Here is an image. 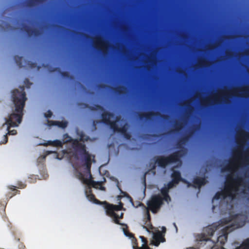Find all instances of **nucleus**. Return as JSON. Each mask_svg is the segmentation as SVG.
<instances>
[{"label": "nucleus", "mask_w": 249, "mask_h": 249, "mask_svg": "<svg viewBox=\"0 0 249 249\" xmlns=\"http://www.w3.org/2000/svg\"><path fill=\"white\" fill-rule=\"evenodd\" d=\"M78 106L82 108H88L91 111L100 110L103 112V113H104L105 111H107L105 110L103 107L98 104H95L93 106H89L87 103H80L78 104Z\"/></svg>", "instance_id": "10"}, {"label": "nucleus", "mask_w": 249, "mask_h": 249, "mask_svg": "<svg viewBox=\"0 0 249 249\" xmlns=\"http://www.w3.org/2000/svg\"><path fill=\"white\" fill-rule=\"evenodd\" d=\"M14 59L17 64V66L19 68H22L23 67L22 65V59L23 57L22 56H19L18 55H16L14 57Z\"/></svg>", "instance_id": "23"}, {"label": "nucleus", "mask_w": 249, "mask_h": 249, "mask_svg": "<svg viewBox=\"0 0 249 249\" xmlns=\"http://www.w3.org/2000/svg\"><path fill=\"white\" fill-rule=\"evenodd\" d=\"M176 184L175 182L173 181V180L172 181L169 182L167 184V186L166 187L169 190L170 189L173 188Z\"/></svg>", "instance_id": "34"}, {"label": "nucleus", "mask_w": 249, "mask_h": 249, "mask_svg": "<svg viewBox=\"0 0 249 249\" xmlns=\"http://www.w3.org/2000/svg\"><path fill=\"white\" fill-rule=\"evenodd\" d=\"M73 147L79 153L81 157L84 160L86 168L90 172L91 165V156L87 151L85 144L79 142L78 140H75L73 142Z\"/></svg>", "instance_id": "5"}, {"label": "nucleus", "mask_w": 249, "mask_h": 249, "mask_svg": "<svg viewBox=\"0 0 249 249\" xmlns=\"http://www.w3.org/2000/svg\"><path fill=\"white\" fill-rule=\"evenodd\" d=\"M123 204L122 202H120L118 205H115V209L116 211H120L123 209Z\"/></svg>", "instance_id": "36"}, {"label": "nucleus", "mask_w": 249, "mask_h": 249, "mask_svg": "<svg viewBox=\"0 0 249 249\" xmlns=\"http://www.w3.org/2000/svg\"><path fill=\"white\" fill-rule=\"evenodd\" d=\"M243 178L239 176H237L235 178H232V177L228 178L224 190L221 191L223 192L225 198L229 196L231 199H233L235 196V192L237 190V187H234L233 183L240 184L243 182Z\"/></svg>", "instance_id": "4"}, {"label": "nucleus", "mask_w": 249, "mask_h": 249, "mask_svg": "<svg viewBox=\"0 0 249 249\" xmlns=\"http://www.w3.org/2000/svg\"><path fill=\"white\" fill-rule=\"evenodd\" d=\"M7 142H8V137H7V136L6 134V135H4L3 141L0 142V144L1 145L2 144H5Z\"/></svg>", "instance_id": "38"}, {"label": "nucleus", "mask_w": 249, "mask_h": 249, "mask_svg": "<svg viewBox=\"0 0 249 249\" xmlns=\"http://www.w3.org/2000/svg\"><path fill=\"white\" fill-rule=\"evenodd\" d=\"M219 199H225L223 192L221 191L217 192L213 196V199L218 200Z\"/></svg>", "instance_id": "31"}, {"label": "nucleus", "mask_w": 249, "mask_h": 249, "mask_svg": "<svg viewBox=\"0 0 249 249\" xmlns=\"http://www.w3.org/2000/svg\"><path fill=\"white\" fill-rule=\"evenodd\" d=\"M240 135L243 137H248L249 136V134L244 131L240 133Z\"/></svg>", "instance_id": "45"}, {"label": "nucleus", "mask_w": 249, "mask_h": 249, "mask_svg": "<svg viewBox=\"0 0 249 249\" xmlns=\"http://www.w3.org/2000/svg\"><path fill=\"white\" fill-rule=\"evenodd\" d=\"M107 87L105 84H100L99 85V88L100 89H104Z\"/></svg>", "instance_id": "48"}, {"label": "nucleus", "mask_w": 249, "mask_h": 249, "mask_svg": "<svg viewBox=\"0 0 249 249\" xmlns=\"http://www.w3.org/2000/svg\"><path fill=\"white\" fill-rule=\"evenodd\" d=\"M143 228L145 229L147 231H149L147 227L144 226Z\"/></svg>", "instance_id": "51"}, {"label": "nucleus", "mask_w": 249, "mask_h": 249, "mask_svg": "<svg viewBox=\"0 0 249 249\" xmlns=\"http://www.w3.org/2000/svg\"><path fill=\"white\" fill-rule=\"evenodd\" d=\"M51 71H58L59 72L61 75L64 77L66 78H71V77L70 75V73L68 71H61L60 69L58 67H56L53 68L52 70H51Z\"/></svg>", "instance_id": "22"}, {"label": "nucleus", "mask_w": 249, "mask_h": 249, "mask_svg": "<svg viewBox=\"0 0 249 249\" xmlns=\"http://www.w3.org/2000/svg\"><path fill=\"white\" fill-rule=\"evenodd\" d=\"M85 194L87 198L90 201L95 204L101 205L102 203L100 200L97 199L95 196L93 194L92 189L90 187H89L85 191Z\"/></svg>", "instance_id": "13"}, {"label": "nucleus", "mask_w": 249, "mask_h": 249, "mask_svg": "<svg viewBox=\"0 0 249 249\" xmlns=\"http://www.w3.org/2000/svg\"><path fill=\"white\" fill-rule=\"evenodd\" d=\"M137 249H151L147 245H142V247H139L137 246Z\"/></svg>", "instance_id": "43"}, {"label": "nucleus", "mask_w": 249, "mask_h": 249, "mask_svg": "<svg viewBox=\"0 0 249 249\" xmlns=\"http://www.w3.org/2000/svg\"><path fill=\"white\" fill-rule=\"evenodd\" d=\"M63 139H64V141H65L64 142L67 143V142H72V145H73V141L76 140V139L73 140L71 138V137H70L67 133L64 134Z\"/></svg>", "instance_id": "29"}, {"label": "nucleus", "mask_w": 249, "mask_h": 249, "mask_svg": "<svg viewBox=\"0 0 249 249\" xmlns=\"http://www.w3.org/2000/svg\"><path fill=\"white\" fill-rule=\"evenodd\" d=\"M44 0H28L26 2V6L29 8H32L37 4H41Z\"/></svg>", "instance_id": "20"}, {"label": "nucleus", "mask_w": 249, "mask_h": 249, "mask_svg": "<svg viewBox=\"0 0 249 249\" xmlns=\"http://www.w3.org/2000/svg\"><path fill=\"white\" fill-rule=\"evenodd\" d=\"M171 178L173 181L175 182L176 184H178L180 181L186 182V181L181 178V174L178 171L173 170V172L171 174Z\"/></svg>", "instance_id": "15"}, {"label": "nucleus", "mask_w": 249, "mask_h": 249, "mask_svg": "<svg viewBox=\"0 0 249 249\" xmlns=\"http://www.w3.org/2000/svg\"><path fill=\"white\" fill-rule=\"evenodd\" d=\"M162 198L159 195L152 196L150 201L147 202L148 208L152 213H155L162 204Z\"/></svg>", "instance_id": "8"}, {"label": "nucleus", "mask_w": 249, "mask_h": 249, "mask_svg": "<svg viewBox=\"0 0 249 249\" xmlns=\"http://www.w3.org/2000/svg\"><path fill=\"white\" fill-rule=\"evenodd\" d=\"M245 160L247 161H249V157L248 158L245 159Z\"/></svg>", "instance_id": "52"}, {"label": "nucleus", "mask_w": 249, "mask_h": 249, "mask_svg": "<svg viewBox=\"0 0 249 249\" xmlns=\"http://www.w3.org/2000/svg\"><path fill=\"white\" fill-rule=\"evenodd\" d=\"M188 137L187 136H183L178 140L181 144H184L188 140Z\"/></svg>", "instance_id": "33"}, {"label": "nucleus", "mask_w": 249, "mask_h": 249, "mask_svg": "<svg viewBox=\"0 0 249 249\" xmlns=\"http://www.w3.org/2000/svg\"><path fill=\"white\" fill-rule=\"evenodd\" d=\"M204 62H205L204 60H202L200 62H199V64H198L199 66H201L202 64H203V63H204Z\"/></svg>", "instance_id": "50"}, {"label": "nucleus", "mask_w": 249, "mask_h": 249, "mask_svg": "<svg viewBox=\"0 0 249 249\" xmlns=\"http://www.w3.org/2000/svg\"><path fill=\"white\" fill-rule=\"evenodd\" d=\"M96 43L98 45L104 48L106 47L107 44V43L105 42L101 37H97V38Z\"/></svg>", "instance_id": "27"}, {"label": "nucleus", "mask_w": 249, "mask_h": 249, "mask_svg": "<svg viewBox=\"0 0 249 249\" xmlns=\"http://www.w3.org/2000/svg\"><path fill=\"white\" fill-rule=\"evenodd\" d=\"M49 142L54 146L62 147L63 145V143L61 141L58 140H56L52 142L50 141Z\"/></svg>", "instance_id": "30"}, {"label": "nucleus", "mask_w": 249, "mask_h": 249, "mask_svg": "<svg viewBox=\"0 0 249 249\" xmlns=\"http://www.w3.org/2000/svg\"><path fill=\"white\" fill-rule=\"evenodd\" d=\"M20 88L21 91L15 89L12 91L11 97L15 109L14 111L9 116L8 118H5V124L8 126L7 134L8 135H14L17 134L16 130H10V128L18 126L22 121L23 108L27 98L26 97L24 87H20Z\"/></svg>", "instance_id": "1"}, {"label": "nucleus", "mask_w": 249, "mask_h": 249, "mask_svg": "<svg viewBox=\"0 0 249 249\" xmlns=\"http://www.w3.org/2000/svg\"><path fill=\"white\" fill-rule=\"evenodd\" d=\"M102 203L101 205H104L107 214L113 218L114 222L118 225L125 226L126 228L124 229L125 230H128L127 225L121 223L120 221L118 220L119 215L115 213V211H116L115 205L109 204L107 201L102 202Z\"/></svg>", "instance_id": "6"}, {"label": "nucleus", "mask_w": 249, "mask_h": 249, "mask_svg": "<svg viewBox=\"0 0 249 249\" xmlns=\"http://www.w3.org/2000/svg\"><path fill=\"white\" fill-rule=\"evenodd\" d=\"M122 87H118V88L114 89V90L116 93L120 94L122 93Z\"/></svg>", "instance_id": "40"}, {"label": "nucleus", "mask_w": 249, "mask_h": 249, "mask_svg": "<svg viewBox=\"0 0 249 249\" xmlns=\"http://www.w3.org/2000/svg\"><path fill=\"white\" fill-rule=\"evenodd\" d=\"M232 170V168L231 165H226L223 168H222V171H231Z\"/></svg>", "instance_id": "37"}, {"label": "nucleus", "mask_w": 249, "mask_h": 249, "mask_svg": "<svg viewBox=\"0 0 249 249\" xmlns=\"http://www.w3.org/2000/svg\"><path fill=\"white\" fill-rule=\"evenodd\" d=\"M163 118H166L167 117L166 116H165V115H162L161 116Z\"/></svg>", "instance_id": "53"}, {"label": "nucleus", "mask_w": 249, "mask_h": 249, "mask_svg": "<svg viewBox=\"0 0 249 249\" xmlns=\"http://www.w3.org/2000/svg\"><path fill=\"white\" fill-rule=\"evenodd\" d=\"M123 231H124V234L126 236L129 237L130 238H132L133 249H137V240L135 238V237L134 236V235L132 233L129 232L128 230H125L124 228L123 229Z\"/></svg>", "instance_id": "18"}, {"label": "nucleus", "mask_w": 249, "mask_h": 249, "mask_svg": "<svg viewBox=\"0 0 249 249\" xmlns=\"http://www.w3.org/2000/svg\"><path fill=\"white\" fill-rule=\"evenodd\" d=\"M174 127V130H172L171 132H173L174 131L176 132L178 131L182 128V124L181 123L177 121L175 123Z\"/></svg>", "instance_id": "28"}, {"label": "nucleus", "mask_w": 249, "mask_h": 249, "mask_svg": "<svg viewBox=\"0 0 249 249\" xmlns=\"http://www.w3.org/2000/svg\"><path fill=\"white\" fill-rule=\"evenodd\" d=\"M219 225L213 224L205 227L203 230V240L207 241L210 239V237L213 236L215 231L217 230Z\"/></svg>", "instance_id": "9"}, {"label": "nucleus", "mask_w": 249, "mask_h": 249, "mask_svg": "<svg viewBox=\"0 0 249 249\" xmlns=\"http://www.w3.org/2000/svg\"><path fill=\"white\" fill-rule=\"evenodd\" d=\"M140 238H141L142 241L143 243L142 245H147V241L146 239L143 236H140Z\"/></svg>", "instance_id": "41"}, {"label": "nucleus", "mask_w": 249, "mask_h": 249, "mask_svg": "<svg viewBox=\"0 0 249 249\" xmlns=\"http://www.w3.org/2000/svg\"><path fill=\"white\" fill-rule=\"evenodd\" d=\"M26 185L25 184L21 182H18L17 183V186H13V185L9 186V189L13 191L14 192L13 194L9 193V194L7 195V196L9 197V198H11L13 196H15L16 194H19L20 191L18 190H16L15 188H20V189L24 188L26 187Z\"/></svg>", "instance_id": "14"}, {"label": "nucleus", "mask_w": 249, "mask_h": 249, "mask_svg": "<svg viewBox=\"0 0 249 249\" xmlns=\"http://www.w3.org/2000/svg\"><path fill=\"white\" fill-rule=\"evenodd\" d=\"M123 215H124V213H121V214H120V215H119L118 219H119V218H123Z\"/></svg>", "instance_id": "49"}, {"label": "nucleus", "mask_w": 249, "mask_h": 249, "mask_svg": "<svg viewBox=\"0 0 249 249\" xmlns=\"http://www.w3.org/2000/svg\"><path fill=\"white\" fill-rule=\"evenodd\" d=\"M238 248L240 249H249V238L244 240L241 245Z\"/></svg>", "instance_id": "26"}, {"label": "nucleus", "mask_w": 249, "mask_h": 249, "mask_svg": "<svg viewBox=\"0 0 249 249\" xmlns=\"http://www.w3.org/2000/svg\"><path fill=\"white\" fill-rule=\"evenodd\" d=\"M193 184H192L191 183L189 182H187L188 186H193L195 188H200L202 185H205L206 182L207 180L205 178H200V177H195L193 180Z\"/></svg>", "instance_id": "11"}, {"label": "nucleus", "mask_w": 249, "mask_h": 249, "mask_svg": "<svg viewBox=\"0 0 249 249\" xmlns=\"http://www.w3.org/2000/svg\"><path fill=\"white\" fill-rule=\"evenodd\" d=\"M77 135L80 137L79 140H78L79 142V141L85 142H88V141H92L89 136L86 135L82 131L78 132Z\"/></svg>", "instance_id": "21"}, {"label": "nucleus", "mask_w": 249, "mask_h": 249, "mask_svg": "<svg viewBox=\"0 0 249 249\" xmlns=\"http://www.w3.org/2000/svg\"><path fill=\"white\" fill-rule=\"evenodd\" d=\"M161 193L163 196L164 199L165 200H167L168 199H170V197L168 195L169 189L166 187H164L162 188L161 190Z\"/></svg>", "instance_id": "24"}, {"label": "nucleus", "mask_w": 249, "mask_h": 249, "mask_svg": "<svg viewBox=\"0 0 249 249\" xmlns=\"http://www.w3.org/2000/svg\"><path fill=\"white\" fill-rule=\"evenodd\" d=\"M118 132L121 133L127 140H129L131 138V135L127 132L125 125L120 127Z\"/></svg>", "instance_id": "19"}, {"label": "nucleus", "mask_w": 249, "mask_h": 249, "mask_svg": "<svg viewBox=\"0 0 249 249\" xmlns=\"http://www.w3.org/2000/svg\"><path fill=\"white\" fill-rule=\"evenodd\" d=\"M53 124L57 125L58 127L65 128L67 126L68 122L66 121H53Z\"/></svg>", "instance_id": "25"}, {"label": "nucleus", "mask_w": 249, "mask_h": 249, "mask_svg": "<svg viewBox=\"0 0 249 249\" xmlns=\"http://www.w3.org/2000/svg\"><path fill=\"white\" fill-rule=\"evenodd\" d=\"M146 217H147V219H146L145 224H147V226H148L149 228H151L150 227L152 226L151 224H150L151 216H150V213L148 210H147V211L146 212Z\"/></svg>", "instance_id": "32"}, {"label": "nucleus", "mask_w": 249, "mask_h": 249, "mask_svg": "<svg viewBox=\"0 0 249 249\" xmlns=\"http://www.w3.org/2000/svg\"><path fill=\"white\" fill-rule=\"evenodd\" d=\"M114 115L113 113L108 111H105L101 114V117L102 119V122L107 125H109L110 128L113 130L114 132H118L119 127L117 124L116 121H111L110 119L114 117Z\"/></svg>", "instance_id": "7"}, {"label": "nucleus", "mask_w": 249, "mask_h": 249, "mask_svg": "<svg viewBox=\"0 0 249 249\" xmlns=\"http://www.w3.org/2000/svg\"><path fill=\"white\" fill-rule=\"evenodd\" d=\"M242 92L243 93H245L246 94H248L249 93V87L246 88V90H243Z\"/></svg>", "instance_id": "47"}, {"label": "nucleus", "mask_w": 249, "mask_h": 249, "mask_svg": "<svg viewBox=\"0 0 249 249\" xmlns=\"http://www.w3.org/2000/svg\"><path fill=\"white\" fill-rule=\"evenodd\" d=\"M160 114L159 112H155L154 111H149L145 113H140L139 114V118L141 120L145 119L147 121H150L151 120L152 117H154L157 115H160Z\"/></svg>", "instance_id": "12"}, {"label": "nucleus", "mask_w": 249, "mask_h": 249, "mask_svg": "<svg viewBox=\"0 0 249 249\" xmlns=\"http://www.w3.org/2000/svg\"><path fill=\"white\" fill-rule=\"evenodd\" d=\"M184 149H180L169 155L168 156H157L155 162L161 167L165 168L168 164L180 161V158L184 154Z\"/></svg>", "instance_id": "3"}, {"label": "nucleus", "mask_w": 249, "mask_h": 249, "mask_svg": "<svg viewBox=\"0 0 249 249\" xmlns=\"http://www.w3.org/2000/svg\"><path fill=\"white\" fill-rule=\"evenodd\" d=\"M97 184H98V182H95V181L93 180H90L89 181V184L90 185H91L93 187H96L95 186L96 185H97Z\"/></svg>", "instance_id": "42"}, {"label": "nucleus", "mask_w": 249, "mask_h": 249, "mask_svg": "<svg viewBox=\"0 0 249 249\" xmlns=\"http://www.w3.org/2000/svg\"><path fill=\"white\" fill-rule=\"evenodd\" d=\"M24 83L28 88H29L32 85V83L30 82L29 80L27 78L24 80Z\"/></svg>", "instance_id": "39"}, {"label": "nucleus", "mask_w": 249, "mask_h": 249, "mask_svg": "<svg viewBox=\"0 0 249 249\" xmlns=\"http://www.w3.org/2000/svg\"><path fill=\"white\" fill-rule=\"evenodd\" d=\"M22 30L25 32H26L28 36H31L33 35H37L39 33L38 30L32 28L31 27L26 25L23 26Z\"/></svg>", "instance_id": "17"}, {"label": "nucleus", "mask_w": 249, "mask_h": 249, "mask_svg": "<svg viewBox=\"0 0 249 249\" xmlns=\"http://www.w3.org/2000/svg\"><path fill=\"white\" fill-rule=\"evenodd\" d=\"M182 144L180 142H179V141H178L176 143V147L178 148H182Z\"/></svg>", "instance_id": "46"}, {"label": "nucleus", "mask_w": 249, "mask_h": 249, "mask_svg": "<svg viewBox=\"0 0 249 249\" xmlns=\"http://www.w3.org/2000/svg\"><path fill=\"white\" fill-rule=\"evenodd\" d=\"M153 244L156 246H158L160 242H163L165 241V238L160 231L154 233L153 235Z\"/></svg>", "instance_id": "16"}, {"label": "nucleus", "mask_w": 249, "mask_h": 249, "mask_svg": "<svg viewBox=\"0 0 249 249\" xmlns=\"http://www.w3.org/2000/svg\"><path fill=\"white\" fill-rule=\"evenodd\" d=\"M53 113L51 111L48 110L47 113L45 114V117L46 118H50L51 117Z\"/></svg>", "instance_id": "44"}, {"label": "nucleus", "mask_w": 249, "mask_h": 249, "mask_svg": "<svg viewBox=\"0 0 249 249\" xmlns=\"http://www.w3.org/2000/svg\"><path fill=\"white\" fill-rule=\"evenodd\" d=\"M240 216H241V214H236L231 215L230 216L231 219L229 220H228L226 218L220 220V221L221 224L223 225L228 224V225L221 230L220 235L217 238L216 242L217 243H219L221 245H224L227 241L228 234L244 224L245 221L242 224L236 222V220Z\"/></svg>", "instance_id": "2"}, {"label": "nucleus", "mask_w": 249, "mask_h": 249, "mask_svg": "<svg viewBox=\"0 0 249 249\" xmlns=\"http://www.w3.org/2000/svg\"><path fill=\"white\" fill-rule=\"evenodd\" d=\"M27 65L31 68H35L37 67V65L36 63L30 61H28Z\"/></svg>", "instance_id": "35"}, {"label": "nucleus", "mask_w": 249, "mask_h": 249, "mask_svg": "<svg viewBox=\"0 0 249 249\" xmlns=\"http://www.w3.org/2000/svg\"><path fill=\"white\" fill-rule=\"evenodd\" d=\"M222 249H225L222 248ZM235 249H240L239 248H236Z\"/></svg>", "instance_id": "54"}]
</instances>
